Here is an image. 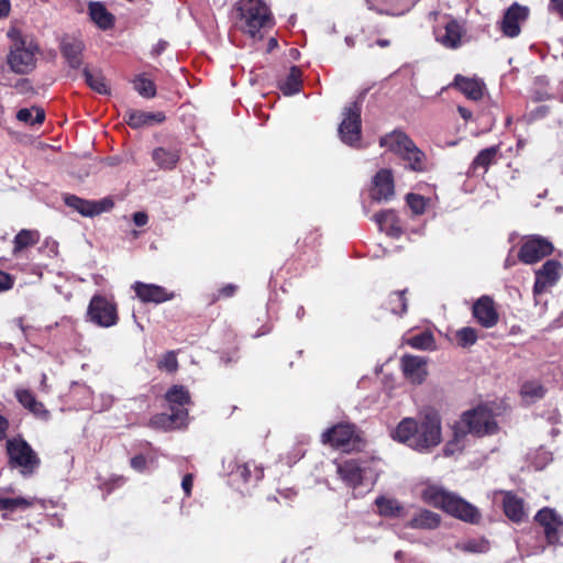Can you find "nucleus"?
I'll return each mask as SVG.
<instances>
[{
    "mask_svg": "<svg viewBox=\"0 0 563 563\" xmlns=\"http://www.w3.org/2000/svg\"><path fill=\"white\" fill-rule=\"evenodd\" d=\"M550 10L563 19V0H550Z\"/></svg>",
    "mask_w": 563,
    "mask_h": 563,
    "instance_id": "52",
    "label": "nucleus"
},
{
    "mask_svg": "<svg viewBox=\"0 0 563 563\" xmlns=\"http://www.w3.org/2000/svg\"><path fill=\"white\" fill-rule=\"evenodd\" d=\"M15 397L18 401L35 417L47 420L49 418V411L45 406L37 401L35 396L29 390L19 388L15 390Z\"/></svg>",
    "mask_w": 563,
    "mask_h": 563,
    "instance_id": "23",
    "label": "nucleus"
},
{
    "mask_svg": "<svg viewBox=\"0 0 563 563\" xmlns=\"http://www.w3.org/2000/svg\"><path fill=\"white\" fill-rule=\"evenodd\" d=\"M376 44L380 47H387L390 45V41L389 40H378L376 42Z\"/></svg>",
    "mask_w": 563,
    "mask_h": 563,
    "instance_id": "60",
    "label": "nucleus"
},
{
    "mask_svg": "<svg viewBox=\"0 0 563 563\" xmlns=\"http://www.w3.org/2000/svg\"><path fill=\"white\" fill-rule=\"evenodd\" d=\"M477 331L471 327H464L456 331V341L461 347H468L476 343Z\"/></svg>",
    "mask_w": 563,
    "mask_h": 563,
    "instance_id": "45",
    "label": "nucleus"
},
{
    "mask_svg": "<svg viewBox=\"0 0 563 563\" xmlns=\"http://www.w3.org/2000/svg\"><path fill=\"white\" fill-rule=\"evenodd\" d=\"M16 119L27 125L41 124L45 119V112L37 107L23 108L18 111Z\"/></svg>",
    "mask_w": 563,
    "mask_h": 563,
    "instance_id": "39",
    "label": "nucleus"
},
{
    "mask_svg": "<svg viewBox=\"0 0 563 563\" xmlns=\"http://www.w3.org/2000/svg\"><path fill=\"white\" fill-rule=\"evenodd\" d=\"M158 367L169 373L175 372L178 367L176 353L174 351L166 352L162 360L158 362Z\"/></svg>",
    "mask_w": 563,
    "mask_h": 563,
    "instance_id": "47",
    "label": "nucleus"
},
{
    "mask_svg": "<svg viewBox=\"0 0 563 563\" xmlns=\"http://www.w3.org/2000/svg\"><path fill=\"white\" fill-rule=\"evenodd\" d=\"M545 388L536 380L526 382L520 388V395L527 402H536L545 396Z\"/></svg>",
    "mask_w": 563,
    "mask_h": 563,
    "instance_id": "35",
    "label": "nucleus"
},
{
    "mask_svg": "<svg viewBox=\"0 0 563 563\" xmlns=\"http://www.w3.org/2000/svg\"><path fill=\"white\" fill-rule=\"evenodd\" d=\"M7 453L10 467L19 470L23 476L34 474L41 464L36 452L20 437L7 441Z\"/></svg>",
    "mask_w": 563,
    "mask_h": 563,
    "instance_id": "8",
    "label": "nucleus"
},
{
    "mask_svg": "<svg viewBox=\"0 0 563 563\" xmlns=\"http://www.w3.org/2000/svg\"><path fill=\"white\" fill-rule=\"evenodd\" d=\"M302 314H303V308H302V307H300V308L298 309V311H297V317H298V318H301V316H302Z\"/></svg>",
    "mask_w": 563,
    "mask_h": 563,
    "instance_id": "64",
    "label": "nucleus"
},
{
    "mask_svg": "<svg viewBox=\"0 0 563 563\" xmlns=\"http://www.w3.org/2000/svg\"><path fill=\"white\" fill-rule=\"evenodd\" d=\"M301 71L298 67L294 66L286 80L282 84L280 89L287 96L295 95L300 90L301 87Z\"/></svg>",
    "mask_w": 563,
    "mask_h": 563,
    "instance_id": "40",
    "label": "nucleus"
},
{
    "mask_svg": "<svg viewBox=\"0 0 563 563\" xmlns=\"http://www.w3.org/2000/svg\"><path fill=\"white\" fill-rule=\"evenodd\" d=\"M65 203L85 217L99 214V209L96 208L95 201L85 200L75 195L66 196Z\"/></svg>",
    "mask_w": 563,
    "mask_h": 563,
    "instance_id": "33",
    "label": "nucleus"
},
{
    "mask_svg": "<svg viewBox=\"0 0 563 563\" xmlns=\"http://www.w3.org/2000/svg\"><path fill=\"white\" fill-rule=\"evenodd\" d=\"M236 289V285L228 284L220 289L219 297L229 298L235 294Z\"/></svg>",
    "mask_w": 563,
    "mask_h": 563,
    "instance_id": "50",
    "label": "nucleus"
},
{
    "mask_svg": "<svg viewBox=\"0 0 563 563\" xmlns=\"http://www.w3.org/2000/svg\"><path fill=\"white\" fill-rule=\"evenodd\" d=\"M536 520L543 527L545 538L550 544L559 542L563 531V521L554 510L550 508L539 510Z\"/></svg>",
    "mask_w": 563,
    "mask_h": 563,
    "instance_id": "15",
    "label": "nucleus"
},
{
    "mask_svg": "<svg viewBox=\"0 0 563 563\" xmlns=\"http://www.w3.org/2000/svg\"><path fill=\"white\" fill-rule=\"evenodd\" d=\"M126 123L132 129L151 126L165 121L166 117L163 112H145L140 110H130L126 112Z\"/></svg>",
    "mask_w": 563,
    "mask_h": 563,
    "instance_id": "22",
    "label": "nucleus"
},
{
    "mask_svg": "<svg viewBox=\"0 0 563 563\" xmlns=\"http://www.w3.org/2000/svg\"><path fill=\"white\" fill-rule=\"evenodd\" d=\"M457 111H459V113L461 114V117H462L464 120H466V121L471 120V119H472V117H473L472 111H470L468 109H466V108H464V107L459 106V107H457Z\"/></svg>",
    "mask_w": 563,
    "mask_h": 563,
    "instance_id": "57",
    "label": "nucleus"
},
{
    "mask_svg": "<svg viewBox=\"0 0 563 563\" xmlns=\"http://www.w3.org/2000/svg\"><path fill=\"white\" fill-rule=\"evenodd\" d=\"M406 201L409 208L416 214H422L426 210V199L417 194H408L406 196Z\"/></svg>",
    "mask_w": 563,
    "mask_h": 563,
    "instance_id": "46",
    "label": "nucleus"
},
{
    "mask_svg": "<svg viewBox=\"0 0 563 563\" xmlns=\"http://www.w3.org/2000/svg\"><path fill=\"white\" fill-rule=\"evenodd\" d=\"M406 290L395 291L388 297V308L395 314H402L407 311Z\"/></svg>",
    "mask_w": 563,
    "mask_h": 563,
    "instance_id": "43",
    "label": "nucleus"
},
{
    "mask_svg": "<svg viewBox=\"0 0 563 563\" xmlns=\"http://www.w3.org/2000/svg\"><path fill=\"white\" fill-rule=\"evenodd\" d=\"M401 368L405 377L412 384H421L428 374L427 361L422 356L404 355L401 357Z\"/></svg>",
    "mask_w": 563,
    "mask_h": 563,
    "instance_id": "16",
    "label": "nucleus"
},
{
    "mask_svg": "<svg viewBox=\"0 0 563 563\" xmlns=\"http://www.w3.org/2000/svg\"><path fill=\"white\" fill-rule=\"evenodd\" d=\"M89 14L98 27L108 30L113 26L114 16L100 2H91L89 4Z\"/></svg>",
    "mask_w": 563,
    "mask_h": 563,
    "instance_id": "30",
    "label": "nucleus"
},
{
    "mask_svg": "<svg viewBox=\"0 0 563 563\" xmlns=\"http://www.w3.org/2000/svg\"><path fill=\"white\" fill-rule=\"evenodd\" d=\"M473 314L477 322L484 328H492L498 322V313L494 307L493 300L484 296L473 306Z\"/></svg>",
    "mask_w": 563,
    "mask_h": 563,
    "instance_id": "19",
    "label": "nucleus"
},
{
    "mask_svg": "<svg viewBox=\"0 0 563 563\" xmlns=\"http://www.w3.org/2000/svg\"><path fill=\"white\" fill-rule=\"evenodd\" d=\"M40 241V233L35 230H21L14 238L13 254L20 253L22 250L33 246Z\"/></svg>",
    "mask_w": 563,
    "mask_h": 563,
    "instance_id": "34",
    "label": "nucleus"
},
{
    "mask_svg": "<svg viewBox=\"0 0 563 563\" xmlns=\"http://www.w3.org/2000/svg\"><path fill=\"white\" fill-rule=\"evenodd\" d=\"M391 438L415 451L424 453L441 442V422L435 413H428L418 422L404 418L391 432Z\"/></svg>",
    "mask_w": 563,
    "mask_h": 563,
    "instance_id": "1",
    "label": "nucleus"
},
{
    "mask_svg": "<svg viewBox=\"0 0 563 563\" xmlns=\"http://www.w3.org/2000/svg\"><path fill=\"white\" fill-rule=\"evenodd\" d=\"M338 474L347 486L354 489L363 485L364 468L356 460H349L340 463L338 465Z\"/></svg>",
    "mask_w": 563,
    "mask_h": 563,
    "instance_id": "20",
    "label": "nucleus"
},
{
    "mask_svg": "<svg viewBox=\"0 0 563 563\" xmlns=\"http://www.w3.org/2000/svg\"><path fill=\"white\" fill-rule=\"evenodd\" d=\"M166 400L170 405L172 412L154 416L151 419V424L166 430L185 426L188 412L183 407L190 400L188 390L183 386L175 385L166 393Z\"/></svg>",
    "mask_w": 563,
    "mask_h": 563,
    "instance_id": "7",
    "label": "nucleus"
},
{
    "mask_svg": "<svg viewBox=\"0 0 563 563\" xmlns=\"http://www.w3.org/2000/svg\"><path fill=\"white\" fill-rule=\"evenodd\" d=\"M152 159L161 169L172 170L180 159V150L176 147H156L152 152Z\"/></svg>",
    "mask_w": 563,
    "mask_h": 563,
    "instance_id": "24",
    "label": "nucleus"
},
{
    "mask_svg": "<svg viewBox=\"0 0 563 563\" xmlns=\"http://www.w3.org/2000/svg\"><path fill=\"white\" fill-rule=\"evenodd\" d=\"M379 145L397 155L413 172L426 169V155L404 132L395 130L379 140Z\"/></svg>",
    "mask_w": 563,
    "mask_h": 563,
    "instance_id": "6",
    "label": "nucleus"
},
{
    "mask_svg": "<svg viewBox=\"0 0 563 563\" xmlns=\"http://www.w3.org/2000/svg\"><path fill=\"white\" fill-rule=\"evenodd\" d=\"M453 85L471 100L477 101L483 97L485 86L484 82L478 79L457 75Z\"/></svg>",
    "mask_w": 563,
    "mask_h": 563,
    "instance_id": "26",
    "label": "nucleus"
},
{
    "mask_svg": "<svg viewBox=\"0 0 563 563\" xmlns=\"http://www.w3.org/2000/svg\"><path fill=\"white\" fill-rule=\"evenodd\" d=\"M374 220L379 227V230L388 235L399 236L402 232L397 214L393 210L376 213Z\"/></svg>",
    "mask_w": 563,
    "mask_h": 563,
    "instance_id": "27",
    "label": "nucleus"
},
{
    "mask_svg": "<svg viewBox=\"0 0 563 563\" xmlns=\"http://www.w3.org/2000/svg\"><path fill=\"white\" fill-rule=\"evenodd\" d=\"M341 140L349 145H354L361 137V107L357 103L345 108L344 119L339 126Z\"/></svg>",
    "mask_w": 563,
    "mask_h": 563,
    "instance_id": "12",
    "label": "nucleus"
},
{
    "mask_svg": "<svg viewBox=\"0 0 563 563\" xmlns=\"http://www.w3.org/2000/svg\"><path fill=\"white\" fill-rule=\"evenodd\" d=\"M133 221H134L135 225L143 227L147 223L148 217L145 212L139 211V212L134 213Z\"/></svg>",
    "mask_w": 563,
    "mask_h": 563,
    "instance_id": "53",
    "label": "nucleus"
},
{
    "mask_svg": "<svg viewBox=\"0 0 563 563\" xmlns=\"http://www.w3.org/2000/svg\"><path fill=\"white\" fill-rule=\"evenodd\" d=\"M563 266L556 260H548L537 272L536 282H556L562 277Z\"/></svg>",
    "mask_w": 563,
    "mask_h": 563,
    "instance_id": "31",
    "label": "nucleus"
},
{
    "mask_svg": "<svg viewBox=\"0 0 563 563\" xmlns=\"http://www.w3.org/2000/svg\"><path fill=\"white\" fill-rule=\"evenodd\" d=\"M87 316L91 322L102 328H110L118 322L115 303L101 295L91 298Z\"/></svg>",
    "mask_w": 563,
    "mask_h": 563,
    "instance_id": "10",
    "label": "nucleus"
},
{
    "mask_svg": "<svg viewBox=\"0 0 563 563\" xmlns=\"http://www.w3.org/2000/svg\"><path fill=\"white\" fill-rule=\"evenodd\" d=\"M553 251L554 246L548 239L530 235L523 241L518 252V258L525 264H533L551 255Z\"/></svg>",
    "mask_w": 563,
    "mask_h": 563,
    "instance_id": "11",
    "label": "nucleus"
},
{
    "mask_svg": "<svg viewBox=\"0 0 563 563\" xmlns=\"http://www.w3.org/2000/svg\"><path fill=\"white\" fill-rule=\"evenodd\" d=\"M455 549L467 553H485L489 550V543L485 539H472L457 542Z\"/></svg>",
    "mask_w": 563,
    "mask_h": 563,
    "instance_id": "41",
    "label": "nucleus"
},
{
    "mask_svg": "<svg viewBox=\"0 0 563 563\" xmlns=\"http://www.w3.org/2000/svg\"><path fill=\"white\" fill-rule=\"evenodd\" d=\"M192 482H194V478H192L191 474H186L181 481V487H183L186 496H189L191 494Z\"/></svg>",
    "mask_w": 563,
    "mask_h": 563,
    "instance_id": "49",
    "label": "nucleus"
},
{
    "mask_svg": "<svg viewBox=\"0 0 563 563\" xmlns=\"http://www.w3.org/2000/svg\"><path fill=\"white\" fill-rule=\"evenodd\" d=\"M504 511L506 516L515 522H520L526 517L523 500L511 493L505 494Z\"/></svg>",
    "mask_w": 563,
    "mask_h": 563,
    "instance_id": "29",
    "label": "nucleus"
},
{
    "mask_svg": "<svg viewBox=\"0 0 563 563\" xmlns=\"http://www.w3.org/2000/svg\"><path fill=\"white\" fill-rule=\"evenodd\" d=\"M407 563H424V562L421 560H418V559H411Z\"/></svg>",
    "mask_w": 563,
    "mask_h": 563,
    "instance_id": "63",
    "label": "nucleus"
},
{
    "mask_svg": "<svg viewBox=\"0 0 563 563\" xmlns=\"http://www.w3.org/2000/svg\"><path fill=\"white\" fill-rule=\"evenodd\" d=\"M13 284H0V294L9 291Z\"/></svg>",
    "mask_w": 563,
    "mask_h": 563,
    "instance_id": "59",
    "label": "nucleus"
},
{
    "mask_svg": "<svg viewBox=\"0 0 563 563\" xmlns=\"http://www.w3.org/2000/svg\"><path fill=\"white\" fill-rule=\"evenodd\" d=\"M395 194L394 176L390 169L383 168L373 179L372 197L375 200H389Z\"/></svg>",
    "mask_w": 563,
    "mask_h": 563,
    "instance_id": "17",
    "label": "nucleus"
},
{
    "mask_svg": "<svg viewBox=\"0 0 563 563\" xmlns=\"http://www.w3.org/2000/svg\"><path fill=\"white\" fill-rule=\"evenodd\" d=\"M277 46V40L272 37L268 42V51H272L273 48H275Z\"/></svg>",
    "mask_w": 563,
    "mask_h": 563,
    "instance_id": "62",
    "label": "nucleus"
},
{
    "mask_svg": "<svg viewBox=\"0 0 563 563\" xmlns=\"http://www.w3.org/2000/svg\"><path fill=\"white\" fill-rule=\"evenodd\" d=\"M529 15V9L518 3L511 4L505 12L500 22V30L505 36L516 37L520 34L521 23H523Z\"/></svg>",
    "mask_w": 563,
    "mask_h": 563,
    "instance_id": "14",
    "label": "nucleus"
},
{
    "mask_svg": "<svg viewBox=\"0 0 563 563\" xmlns=\"http://www.w3.org/2000/svg\"><path fill=\"white\" fill-rule=\"evenodd\" d=\"M35 500H36V498H34V497L9 498V497L0 496V510H10V511H14L18 509L25 510V509L32 507L34 505Z\"/></svg>",
    "mask_w": 563,
    "mask_h": 563,
    "instance_id": "37",
    "label": "nucleus"
},
{
    "mask_svg": "<svg viewBox=\"0 0 563 563\" xmlns=\"http://www.w3.org/2000/svg\"><path fill=\"white\" fill-rule=\"evenodd\" d=\"M11 4L9 0H0V18H4L9 14Z\"/></svg>",
    "mask_w": 563,
    "mask_h": 563,
    "instance_id": "54",
    "label": "nucleus"
},
{
    "mask_svg": "<svg viewBox=\"0 0 563 563\" xmlns=\"http://www.w3.org/2000/svg\"><path fill=\"white\" fill-rule=\"evenodd\" d=\"M131 466L137 472H143L146 466V459L143 455H136L131 460Z\"/></svg>",
    "mask_w": 563,
    "mask_h": 563,
    "instance_id": "48",
    "label": "nucleus"
},
{
    "mask_svg": "<svg viewBox=\"0 0 563 563\" xmlns=\"http://www.w3.org/2000/svg\"><path fill=\"white\" fill-rule=\"evenodd\" d=\"M85 43L74 36H65L60 42V52L71 68H79L82 65V53Z\"/></svg>",
    "mask_w": 563,
    "mask_h": 563,
    "instance_id": "18",
    "label": "nucleus"
},
{
    "mask_svg": "<svg viewBox=\"0 0 563 563\" xmlns=\"http://www.w3.org/2000/svg\"><path fill=\"white\" fill-rule=\"evenodd\" d=\"M322 442L342 451L358 450L363 441L356 433L354 426L350 423H339L321 435Z\"/></svg>",
    "mask_w": 563,
    "mask_h": 563,
    "instance_id": "9",
    "label": "nucleus"
},
{
    "mask_svg": "<svg viewBox=\"0 0 563 563\" xmlns=\"http://www.w3.org/2000/svg\"><path fill=\"white\" fill-rule=\"evenodd\" d=\"M421 497L428 505L440 508L463 521L475 523L481 518L475 506L443 487L430 485L423 489Z\"/></svg>",
    "mask_w": 563,
    "mask_h": 563,
    "instance_id": "2",
    "label": "nucleus"
},
{
    "mask_svg": "<svg viewBox=\"0 0 563 563\" xmlns=\"http://www.w3.org/2000/svg\"><path fill=\"white\" fill-rule=\"evenodd\" d=\"M461 25L456 21H450L444 27V33L438 35V41L448 48H456L461 44Z\"/></svg>",
    "mask_w": 563,
    "mask_h": 563,
    "instance_id": "32",
    "label": "nucleus"
},
{
    "mask_svg": "<svg viewBox=\"0 0 563 563\" xmlns=\"http://www.w3.org/2000/svg\"><path fill=\"white\" fill-rule=\"evenodd\" d=\"M406 343L413 349L432 351L435 349V340L430 331H423L406 340Z\"/></svg>",
    "mask_w": 563,
    "mask_h": 563,
    "instance_id": "36",
    "label": "nucleus"
},
{
    "mask_svg": "<svg viewBox=\"0 0 563 563\" xmlns=\"http://www.w3.org/2000/svg\"><path fill=\"white\" fill-rule=\"evenodd\" d=\"M551 284H533V294L534 296H539L541 294H543L544 291L548 290V287L550 286Z\"/></svg>",
    "mask_w": 563,
    "mask_h": 563,
    "instance_id": "56",
    "label": "nucleus"
},
{
    "mask_svg": "<svg viewBox=\"0 0 563 563\" xmlns=\"http://www.w3.org/2000/svg\"><path fill=\"white\" fill-rule=\"evenodd\" d=\"M497 430V423L490 410L484 407H477L463 415L460 427L454 433V441L448 443L444 449L445 455H451L455 452V448L460 441L461 435L464 437L466 433L474 434L476 437H484L493 434Z\"/></svg>",
    "mask_w": 563,
    "mask_h": 563,
    "instance_id": "4",
    "label": "nucleus"
},
{
    "mask_svg": "<svg viewBox=\"0 0 563 563\" xmlns=\"http://www.w3.org/2000/svg\"><path fill=\"white\" fill-rule=\"evenodd\" d=\"M0 282H11L10 276L7 273L0 271Z\"/></svg>",
    "mask_w": 563,
    "mask_h": 563,
    "instance_id": "61",
    "label": "nucleus"
},
{
    "mask_svg": "<svg viewBox=\"0 0 563 563\" xmlns=\"http://www.w3.org/2000/svg\"><path fill=\"white\" fill-rule=\"evenodd\" d=\"M375 505L383 517L405 519L408 516V509L395 498L379 496L375 499Z\"/></svg>",
    "mask_w": 563,
    "mask_h": 563,
    "instance_id": "25",
    "label": "nucleus"
},
{
    "mask_svg": "<svg viewBox=\"0 0 563 563\" xmlns=\"http://www.w3.org/2000/svg\"><path fill=\"white\" fill-rule=\"evenodd\" d=\"M134 290L143 302L161 303L173 298V292L157 284H135Z\"/></svg>",
    "mask_w": 563,
    "mask_h": 563,
    "instance_id": "21",
    "label": "nucleus"
},
{
    "mask_svg": "<svg viewBox=\"0 0 563 563\" xmlns=\"http://www.w3.org/2000/svg\"><path fill=\"white\" fill-rule=\"evenodd\" d=\"M46 380H47V376H46V374H42V379H41V389H42L43 391H47V390H48V387H47Z\"/></svg>",
    "mask_w": 563,
    "mask_h": 563,
    "instance_id": "58",
    "label": "nucleus"
},
{
    "mask_svg": "<svg viewBox=\"0 0 563 563\" xmlns=\"http://www.w3.org/2000/svg\"><path fill=\"white\" fill-rule=\"evenodd\" d=\"M405 528L412 530H435L441 525V516L427 508L416 507L408 509Z\"/></svg>",
    "mask_w": 563,
    "mask_h": 563,
    "instance_id": "13",
    "label": "nucleus"
},
{
    "mask_svg": "<svg viewBox=\"0 0 563 563\" xmlns=\"http://www.w3.org/2000/svg\"><path fill=\"white\" fill-rule=\"evenodd\" d=\"M134 89L144 98H153L156 95V87L153 80L148 79L144 75H139L133 80Z\"/></svg>",
    "mask_w": 563,
    "mask_h": 563,
    "instance_id": "42",
    "label": "nucleus"
},
{
    "mask_svg": "<svg viewBox=\"0 0 563 563\" xmlns=\"http://www.w3.org/2000/svg\"><path fill=\"white\" fill-rule=\"evenodd\" d=\"M95 206L97 209H99V213H101L103 211L110 210L113 207V202L112 200L106 198L100 201H95Z\"/></svg>",
    "mask_w": 563,
    "mask_h": 563,
    "instance_id": "51",
    "label": "nucleus"
},
{
    "mask_svg": "<svg viewBox=\"0 0 563 563\" xmlns=\"http://www.w3.org/2000/svg\"><path fill=\"white\" fill-rule=\"evenodd\" d=\"M239 29L251 37H262V31L273 26L269 8L262 0H239Z\"/></svg>",
    "mask_w": 563,
    "mask_h": 563,
    "instance_id": "3",
    "label": "nucleus"
},
{
    "mask_svg": "<svg viewBox=\"0 0 563 563\" xmlns=\"http://www.w3.org/2000/svg\"><path fill=\"white\" fill-rule=\"evenodd\" d=\"M8 36L12 44L7 57L10 69L15 74H29L36 66V55L38 53L37 44L21 34V32L11 27Z\"/></svg>",
    "mask_w": 563,
    "mask_h": 563,
    "instance_id": "5",
    "label": "nucleus"
},
{
    "mask_svg": "<svg viewBox=\"0 0 563 563\" xmlns=\"http://www.w3.org/2000/svg\"><path fill=\"white\" fill-rule=\"evenodd\" d=\"M8 428H9L8 420L0 415V441L5 438Z\"/></svg>",
    "mask_w": 563,
    "mask_h": 563,
    "instance_id": "55",
    "label": "nucleus"
},
{
    "mask_svg": "<svg viewBox=\"0 0 563 563\" xmlns=\"http://www.w3.org/2000/svg\"><path fill=\"white\" fill-rule=\"evenodd\" d=\"M230 474L243 483H257L263 477L262 468L251 462L235 463V467L230 471Z\"/></svg>",
    "mask_w": 563,
    "mask_h": 563,
    "instance_id": "28",
    "label": "nucleus"
},
{
    "mask_svg": "<svg viewBox=\"0 0 563 563\" xmlns=\"http://www.w3.org/2000/svg\"><path fill=\"white\" fill-rule=\"evenodd\" d=\"M84 76L87 85L100 95H108L109 88L103 75L100 71H90L88 68L84 69Z\"/></svg>",
    "mask_w": 563,
    "mask_h": 563,
    "instance_id": "38",
    "label": "nucleus"
},
{
    "mask_svg": "<svg viewBox=\"0 0 563 563\" xmlns=\"http://www.w3.org/2000/svg\"><path fill=\"white\" fill-rule=\"evenodd\" d=\"M498 153V146H492L482 150L477 156L473 161V167L478 168L482 167L487 169V167L494 162L496 155Z\"/></svg>",
    "mask_w": 563,
    "mask_h": 563,
    "instance_id": "44",
    "label": "nucleus"
}]
</instances>
